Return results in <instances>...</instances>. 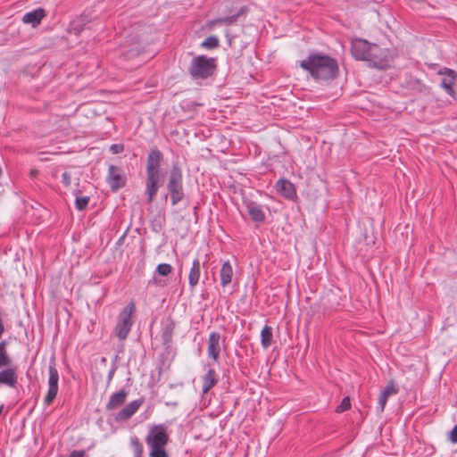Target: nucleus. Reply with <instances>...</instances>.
<instances>
[{"instance_id":"obj_1","label":"nucleus","mask_w":457,"mask_h":457,"mask_svg":"<svg viewBox=\"0 0 457 457\" xmlns=\"http://www.w3.org/2000/svg\"><path fill=\"white\" fill-rule=\"evenodd\" d=\"M351 52L355 60L365 61L369 66L379 70L387 69L394 57L390 49L382 48L361 38L352 41Z\"/></svg>"},{"instance_id":"obj_2","label":"nucleus","mask_w":457,"mask_h":457,"mask_svg":"<svg viewBox=\"0 0 457 457\" xmlns=\"http://www.w3.org/2000/svg\"><path fill=\"white\" fill-rule=\"evenodd\" d=\"M301 68L308 71L315 80H331L338 73V64L335 58L326 54H310L301 61Z\"/></svg>"},{"instance_id":"obj_3","label":"nucleus","mask_w":457,"mask_h":457,"mask_svg":"<svg viewBox=\"0 0 457 457\" xmlns=\"http://www.w3.org/2000/svg\"><path fill=\"white\" fill-rule=\"evenodd\" d=\"M162 161V152L157 148L151 149L146 160L145 194L148 204L154 201L158 192L160 182L163 178V173L161 170Z\"/></svg>"},{"instance_id":"obj_4","label":"nucleus","mask_w":457,"mask_h":457,"mask_svg":"<svg viewBox=\"0 0 457 457\" xmlns=\"http://www.w3.org/2000/svg\"><path fill=\"white\" fill-rule=\"evenodd\" d=\"M145 441L151 448L149 457H169L165 451V446L169 442V434L164 424L150 427Z\"/></svg>"},{"instance_id":"obj_5","label":"nucleus","mask_w":457,"mask_h":457,"mask_svg":"<svg viewBox=\"0 0 457 457\" xmlns=\"http://www.w3.org/2000/svg\"><path fill=\"white\" fill-rule=\"evenodd\" d=\"M166 187L170 195L171 205L175 206L184 199L183 173L177 163L169 170Z\"/></svg>"},{"instance_id":"obj_6","label":"nucleus","mask_w":457,"mask_h":457,"mask_svg":"<svg viewBox=\"0 0 457 457\" xmlns=\"http://www.w3.org/2000/svg\"><path fill=\"white\" fill-rule=\"evenodd\" d=\"M216 69V60L209 58L205 55H199L193 58L189 67L188 72L190 76L195 79H207L212 76Z\"/></svg>"},{"instance_id":"obj_7","label":"nucleus","mask_w":457,"mask_h":457,"mask_svg":"<svg viewBox=\"0 0 457 457\" xmlns=\"http://www.w3.org/2000/svg\"><path fill=\"white\" fill-rule=\"evenodd\" d=\"M135 311V303L131 302L119 313L115 326V335L120 340H124L128 337L134 323L133 314Z\"/></svg>"},{"instance_id":"obj_8","label":"nucleus","mask_w":457,"mask_h":457,"mask_svg":"<svg viewBox=\"0 0 457 457\" xmlns=\"http://www.w3.org/2000/svg\"><path fill=\"white\" fill-rule=\"evenodd\" d=\"M143 45L138 37L137 36L132 37L131 39L127 40L124 44L120 46L119 54L124 60H131L135 57L139 56V54L143 53Z\"/></svg>"},{"instance_id":"obj_9","label":"nucleus","mask_w":457,"mask_h":457,"mask_svg":"<svg viewBox=\"0 0 457 457\" xmlns=\"http://www.w3.org/2000/svg\"><path fill=\"white\" fill-rule=\"evenodd\" d=\"M48 390L44 399L46 405H50L55 399L58 393L59 373L54 363L49 365Z\"/></svg>"},{"instance_id":"obj_10","label":"nucleus","mask_w":457,"mask_h":457,"mask_svg":"<svg viewBox=\"0 0 457 457\" xmlns=\"http://www.w3.org/2000/svg\"><path fill=\"white\" fill-rule=\"evenodd\" d=\"M106 179L112 191H117L119 188L123 187L127 181L124 172L115 165L109 166Z\"/></svg>"},{"instance_id":"obj_11","label":"nucleus","mask_w":457,"mask_h":457,"mask_svg":"<svg viewBox=\"0 0 457 457\" xmlns=\"http://www.w3.org/2000/svg\"><path fill=\"white\" fill-rule=\"evenodd\" d=\"M144 399H137L125 405L114 417L117 422H122L129 420L141 407Z\"/></svg>"},{"instance_id":"obj_12","label":"nucleus","mask_w":457,"mask_h":457,"mask_svg":"<svg viewBox=\"0 0 457 457\" xmlns=\"http://www.w3.org/2000/svg\"><path fill=\"white\" fill-rule=\"evenodd\" d=\"M208 356L214 361H218L220 353V335L218 332H212L208 338Z\"/></svg>"},{"instance_id":"obj_13","label":"nucleus","mask_w":457,"mask_h":457,"mask_svg":"<svg viewBox=\"0 0 457 457\" xmlns=\"http://www.w3.org/2000/svg\"><path fill=\"white\" fill-rule=\"evenodd\" d=\"M275 187L281 195L288 200H293L296 197L295 186L287 179H281L278 180Z\"/></svg>"},{"instance_id":"obj_14","label":"nucleus","mask_w":457,"mask_h":457,"mask_svg":"<svg viewBox=\"0 0 457 457\" xmlns=\"http://www.w3.org/2000/svg\"><path fill=\"white\" fill-rule=\"evenodd\" d=\"M444 75L441 80V87L446 91L450 96L454 95L453 86L457 80V75L454 71L450 69H445V72H441Z\"/></svg>"},{"instance_id":"obj_15","label":"nucleus","mask_w":457,"mask_h":457,"mask_svg":"<svg viewBox=\"0 0 457 457\" xmlns=\"http://www.w3.org/2000/svg\"><path fill=\"white\" fill-rule=\"evenodd\" d=\"M128 395V391L124 388L115 392L111 395L108 403H106L105 409L107 411H112L120 407L126 402Z\"/></svg>"},{"instance_id":"obj_16","label":"nucleus","mask_w":457,"mask_h":457,"mask_svg":"<svg viewBox=\"0 0 457 457\" xmlns=\"http://www.w3.org/2000/svg\"><path fill=\"white\" fill-rule=\"evenodd\" d=\"M0 384L15 387L17 384L16 368H7L0 371Z\"/></svg>"},{"instance_id":"obj_17","label":"nucleus","mask_w":457,"mask_h":457,"mask_svg":"<svg viewBox=\"0 0 457 457\" xmlns=\"http://www.w3.org/2000/svg\"><path fill=\"white\" fill-rule=\"evenodd\" d=\"M248 214L251 219L255 222H264L266 216L262 210V207L260 204H257L253 202H250L246 205Z\"/></svg>"},{"instance_id":"obj_18","label":"nucleus","mask_w":457,"mask_h":457,"mask_svg":"<svg viewBox=\"0 0 457 457\" xmlns=\"http://www.w3.org/2000/svg\"><path fill=\"white\" fill-rule=\"evenodd\" d=\"M44 17V9L37 8L32 12L25 13L22 17V21L27 24H31L32 27H37L38 24H40Z\"/></svg>"},{"instance_id":"obj_19","label":"nucleus","mask_w":457,"mask_h":457,"mask_svg":"<svg viewBox=\"0 0 457 457\" xmlns=\"http://www.w3.org/2000/svg\"><path fill=\"white\" fill-rule=\"evenodd\" d=\"M218 378L215 370L208 366L206 374L203 377V388L204 394H207L213 386H216Z\"/></svg>"},{"instance_id":"obj_20","label":"nucleus","mask_w":457,"mask_h":457,"mask_svg":"<svg viewBox=\"0 0 457 457\" xmlns=\"http://www.w3.org/2000/svg\"><path fill=\"white\" fill-rule=\"evenodd\" d=\"M199 259H195L188 274V283L192 289H194L199 282L201 275Z\"/></svg>"},{"instance_id":"obj_21","label":"nucleus","mask_w":457,"mask_h":457,"mask_svg":"<svg viewBox=\"0 0 457 457\" xmlns=\"http://www.w3.org/2000/svg\"><path fill=\"white\" fill-rule=\"evenodd\" d=\"M220 284L222 287H227L230 284L233 277V269L228 261L225 262L220 271Z\"/></svg>"},{"instance_id":"obj_22","label":"nucleus","mask_w":457,"mask_h":457,"mask_svg":"<svg viewBox=\"0 0 457 457\" xmlns=\"http://www.w3.org/2000/svg\"><path fill=\"white\" fill-rule=\"evenodd\" d=\"M175 328V324L172 320H168L164 325L162 331V339L163 344L168 345L171 342L173 332Z\"/></svg>"},{"instance_id":"obj_23","label":"nucleus","mask_w":457,"mask_h":457,"mask_svg":"<svg viewBox=\"0 0 457 457\" xmlns=\"http://www.w3.org/2000/svg\"><path fill=\"white\" fill-rule=\"evenodd\" d=\"M272 337H273L272 328L270 326H267V325L264 326V328H262V330L261 332L262 345L264 348H268L269 346H270L271 342H272Z\"/></svg>"},{"instance_id":"obj_24","label":"nucleus","mask_w":457,"mask_h":457,"mask_svg":"<svg viewBox=\"0 0 457 457\" xmlns=\"http://www.w3.org/2000/svg\"><path fill=\"white\" fill-rule=\"evenodd\" d=\"M6 341L0 342V368L10 366L12 360L6 352Z\"/></svg>"},{"instance_id":"obj_25","label":"nucleus","mask_w":457,"mask_h":457,"mask_svg":"<svg viewBox=\"0 0 457 457\" xmlns=\"http://www.w3.org/2000/svg\"><path fill=\"white\" fill-rule=\"evenodd\" d=\"M130 446L134 452L135 457H143V445L136 436L130 437Z\"/></svg>"},{"instance_id":"obj_26","label":"nucleus","mask_w":457,"mask_h":457,"mask_svg":"<svg viewBox=\"0 0 457 457\" xmlns=\"http://www.w3.org/2000/svg\"><path fill=\"white\" fill-rule=\"evenodd\" d=\"M243 12H244V9H241L237 14L217 19L213 21V23L231 25L237 21L238 17Z\"/></svg>"},{"instance_id":"obj_27","label":"nucleus","mask_w":457,"mask_h":457,"mask_svg":"<svg viewBox=\"0 0 457 457\" xmlns=\"http://www.w3.org/2000/svg\"><path fill=\"white\" fill-rule=\"evenodd\" d=\"M219 46V40L215 36H210L206 37L201 44L202 47L207 49H213Z\"/></svg>"},{"instance_id":"obj_28","label":"nucleus","mask_w":457,"mask_h":457,"mask_svg":"<svg viewBox=\"0 0 457 457\" xmlns=\"http://www.w3.org/2000/svg\"><path fill=\"white\" fill-rule=\"evenodd\" d=\"M156 270L161 276H168L171 272L172 267L168 263H161L157 266Z\"/></svg>"},{"instance_id":"obj_29","label":"nucleus","mask_w":457,"mask_h":457,"mask_svg":"<svg viewBox=\"0 0 457 457\" xmlns=\"http://www.w3.org/2000/svg\"><path fill=\"white\" fill-rule=\"evenodd\" d=\"M381 393L388 397L389 395H396L398 393V388L395 386V383L391 381Z\"/></svg>"},{"instance_id":"obj_30","label":"nucleus","mask_w":457,"mask_h":457,"mask_svg":"<svg viewBox=\"0 0 457 457\" xmlns=\"http://www.w3.org/2000/svg\"><path fill=\"white\" fill-rule=\"evenodd\" d=\"M89 202V197L84 196V197H77L76 199V208L79 211L84 210Z\"/></svg>"},{"instance_id":"obj_31","label":"nucleus","mask_w":457,"mask_h":457,"mask_svg":"<svg viewBox=\"0 0 457 457\" xmlns=\"http://www.w3.org/2000/svg\"><path fill=\"white\" fill-rule=\"evenodd\" d=\"M351 406L350 398L345 397L341 403L337 407L336 411L337 412H343L346 410H348Z\"/></svg>"},{"instance_id":"obj_32","label":"nucleus","mask_w":457,"mask_h":457,"mask_svg":"<svg viewBox=\"0 0 457 457\" xmlns=\"http://www.w3.org/2000/svg\"><path fill=\"white\" fill-rule=\"evenodd\" d=\"M83 21H73L71 24V29L74 31L76 35H79L85 29V23H82Z\"/></svg>"},{"instance_id":"obj_33","label":"nucleus","mask_w":457,"mask_h":457,"mask_svg":"<svg viewBox=\"0 0 457 457\" xmlns=\"http://www.w3.org/2000/svg\"><path fill=\"white\" fill-rule=\"evenodd\" d=\"M123 150L124 146L122 144H113L110 146V151L113 154H120Z\"/></svg>"},{"instance_id":"obj_34","label":"nucleus","mask_w":457,"mask_h":457,"mask_svg":"<svg viewBox=\"0 0 457 457\" xmlns=\"http://www.w3.org/2000/svg\"><path fill=\"white\" fill-rule=\"evenodd\" d=\"M388 397L385 395L383 393H380V395L378 397V408L380 409V411H383Z\"/></svg>"},{"instance_id":"obj_35","label":"nucleus","mask_w":457,"mask_h":457,"mask_svg":"<svg viewBox=\"0 0 457 457\" xmlns=\"http://www.w3.org/2000/svg\"><path fill=\"white\" fill-rule=\"evenodd\" d=\"M62 183L65 187H69L71 183V176L69 172L65 171L62 174Z\"/></svg>"},{"instance_id":"obj_36","label":"nucleus","mask_w":457,"mask_h":457,"mask_svg":"<svg viewBox=\"0 0 457 457\" xmlns=\"http://www.w3.org/2000/svg\"><path fill=\"white\" fill-rule=\"evenodd\" d=\"M449 439L453 443H457V424L453 427V428L450 432Z\"/></svg>"},{"instance_id":"obj_37","label":"nucleus","mask_w":457,"mask_h":457,"mask_svg":"<svg viewBox=\"0 0 457 457\" xmlns=\"http://www.w3.org/2000/svg\"><path fill=\"white\" fill-rule=\"evenodd\" d=\"M69 457H85V452L83 450L72 451Z\"/></svg>"},{"instance_id":"obj_38","label":"nucleus","mask_w":457,"mask_h":457,"mask_svg":"<svg viewBox=\"0 0 457 457\" xmlns=\"http://www.w3.org/2000/svg\"><path fill=\"white\" fill-rule=\"evenodd\" d=\"M37 170H31V176L32 177H35L37 175Z\"/></svg>"},{"instance_id":"obj_39","label":"nucleus","mask_w":457,"mask_h":457,"mask_svg":"<svg viewBox=\"0 0 457 457\" xmlns=\"http://www.w3.org/2000/svg\"><path fill=\"white\" fill-rule=\"evenodd\" d=\"M3 409H4V405L2 404V405H0V414H1V413H2V411H3Z\"/></svg>"},{"instance_id":"obj_40","label":"nucleus","mask_w":457,"mask_h":457,"mask_svg":"<svg viewBox=\"0 0 457 457\" xmlns=\"http://www.w3.org/2000/svg\"><path fill=\"white\" fill-rule=\"evenodd\" d=\"M112 373H113V371H112L111 373H109V378H111V377H112Z\"/></svg>"}]
</instances>
